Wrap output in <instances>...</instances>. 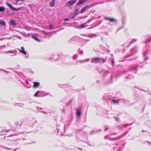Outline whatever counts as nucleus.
Wrapping results in <instances>:
<instances>
[{
  "label": "nucleus",
  "mask_w": 151,
  "mask_h": 151,
  "mask_svg": "<svg viewBox=\"0 0 151 151\" xmlns=\"http://www.w3.org/2000/svg\"><path fill=\"white\" fill-rule=\"evenodd\" d=\"M127 133V132H126V133L123 134L122 136H118L117 137H109V135H107L105 137V139H109L111 140H117L120 138V137H121L122 136H124L126 134V133Z\"/></svg>",
  "instance_id": "obj_1"
},
{
  "label": "nucleus",
  "mask_w": 151,
  "mask_h": 151,
  "mask_svg": "<svg viewBox=\"0 0 151 151\" xmlns=\"http://www.w3.org/2000/svg\"><path fill=\"white\" fill-rule=\"evenodd\" d=\"M6 4L9 7L10 9L12 10H14V11H17L19 10L20 9H22V7H20L17 9L14 8L12 6L11 4L9 3L8 2H6Z\"/></svg>",
  "instance_id": "obj_2"
},
{
  "label": "nucleus",
  "mask_w": 151,
  "mask_h": 151,
  "mask_svg": "<svg viewBox=\"0 0 151 151\" xmlns=\"http://www.w3.org/2000/svg\"><path fill=\"white\" fill-rule=\"evenodd\" d=\"M77 1V0H71L66 3V6H70L73 5Z\"/></svg>",
  "instance_id": "obj_3"
},
{
  "label": "nucleus",
  "mask_w": 151,
  "mask_h": 151,
  "mask_svg": "<svg viewBox=\"0 0 151 151\" xmlns=\"http://www.w3.org/2000/svg\"><path fill=\"white\" fill-rule=\"evenodd\" d=\"M91 62L94 63H96L97 62H99L100 60L99 58H93L91 59Z\"/></svg>",
  "instance_id": "obj_4"
},
{
  "label": "nucleus",
  "mask_w": 151,
  "mask_h": 151,
  "mask_svg": "<svg viewBox=\"0 0 151 151\" xmlns=\"http://www.w3.org/2000/svg\"><path fill=\"white\" fill-rule=\"evenodd\" d=\"M88 0H83L81 1H79L77 3V5H78L83 3H85Z\"/></svg>",
  "instance_id": "obj_5"
},
{
  "label": "nucleus",
  "mask_w": 151,
  "mask_h": 151,
  "mask_svg": "<svg viewBox=\"0 0 151 151\" xmlns=\"http://www.w3.org/2000/svg\"><path fill=\"white\" fill-rule=\"evenodd\" d=\"M104 18L105 19L109 20L111 22H114L116 21V20L115 19L107 17H104Z\"/></svg>",
  "instance_id": "obj_6"
},
{
  "label": "nucleus",
  "mask_w": 151,
  "mask_h": 151,
  "mask_svg": "<svg viewBox=\"0 0 151 151\" xmlns=\"http://www.w3.org/2000/svg\"><path fill=\"white\" fill-rule=\"evenodd\" d=\"M33 83L34 84L33 86V87L35 88L37 87L40 85V83L38 82H34Z\"/></svg>",
  "instance_id": "obj_7"
},
{
  "label": "nucleus",
  "mask_w": 151,
  "mask_h": 151,
  "mask_svg": "<svg viewBox=\"0 0 151 151\" xmlns=\"http://www.w3.org/2000/svg\"><path fill=\"white\" fill-rule=\"evenodd\" d=\"M81 114V110L77 109L76 111V115L78 116V117H79Z\"/></svg>",
  "instance_id": "obj_8"
},
{
  "label": "nucleus",
  "mask_w": 151,
  "mask_h": 151,
  "mask_svg": "<svg viewBox=\"0 0 151 151\" xmlns=\"http://www.w3.org/2000/svg\"><path fill=\"white\" fill-rule=\"evenodd\" d=\"M87 25L86 24V23H84L83 24H81V25H80L79 26V27L80 28H83L87 26Z\"/></svg>",
  "instance_id": "obj_9"
},
{
  "label": "nucleus",
  "mask_w": 151,
  "mask_h": 151,
  "mask_svg": "<svg viewBox=\"0 0 151 151\" xmlns=\"http://www.w3.org/2000/svg\"><path fill=\"white\" fill-rule=\"evenodd\" d=\"M137 67L136 66H133V65H132L130 66V69H129V70H132V69H136V70H137Z\"/></svg>",
  "instance_id": "obj_10"
},
{
  "label": "nucleus",
  "mask_w": 151,
  "mask_h": 151,
  "mask_svg": "<svg viewBox=\"0 0 151 151\" xmlns=\"http://www.w3.org/2000/svg\"><path fill=\"white\" fill-rule=\"evenodd\" d=\"M126 78L128 79H132L134 78V76L133 75L131 74L130 75H128L127 76Z\"/></svg>",
  "instance_id": "obj_11"
},
{
  "label": "nucleus",
  "mask_w": 151,
  "mask_h": 151,
  "mask_svg": "<svg viewBox=\"0 0 151 151\" xmlns=\"http://www.w3.org/2000/svg\"><path fill=\"white\" fill-rule=\"evenodd\" d=\"M55 1L53 0L50 3V5L52 7H53L54 6L55 3Z\"/></svg>",
  "instance_id": "obj_12"
},
{
  "label": "nucleus",
  "mask_w": 151,
  "mask_h": 151,
  "mask_svg": "<svg viewBox=\"0 0 151 151\" xmlns=\"http://www.w3.org/2000/svg\"><path fill=\"white\" fill-rule=\"evenodd\" d=\"M10 23L13 25H16V23L15 21L14 20H12L10 21Z\"/></svg>",
  "instance_id": "obj_13"
},
{
  "label": "nucleus",
  "mask_w": 151,
  "mask_h": 151,
  "mask_svg": "<svg viewBox=\"0 0 151 151\" xmlns=\"http://www.w3.org/2000/svg\"><path fill=\"white\" fill-rule=\"evenodd\" d=\"M15 106L18 105V106L21 107H22L24 105V104L22 103H17L15 104Z\"/></svg>",
  "instance_id": "obj_14"
},
{
  "label": "nucleus",
  "mask_w": 151,
  "mask_h": 151,
  "mask_svg": "<svg viewBox=\"0 0 151 151\" xmlns=\"http://www.w3.org/2000/svg\"><path fill=\"white\" fill-rule=\"evenodd\" d=\"M88 6H85L83 9H82L81 11V13H82L84 12L85 10H86V9L87 7Z\"/></svg>",
  "instance_id": "obj_15"
},
{
  "label": "nucleus",
  "mask_w": 151,
  "mask_h": 151,
  "mask_svg": "<svg viewBox=\"0 0 151 151\" xmlns=\"http://www.w3.org/2000/svg\"><path fill=\"white\" fill-rule=\"evenodd\" d=\"M5 10V8L3 6H0V12H3Z\"/></svg>",
  "instance_id": "obj_16"
},
{
  "label": "nucleus",
  "mask_w": 151,
  "mask_h": 151,
  "mask_svg": "<svg viewBox=\"0 0 151 151\" xmlns=\"http://www.w3.org/2000/svg\"><path fill=\"white\" fill-rule=\"evenodd\" d=\"M19 51L21 53L25 55H26L27 54L26 52L25 51L22 50H19Z\"/></svg>",
  "instance_id": "obj_17"
},
{
  "label": "nucleus",
  "mask_w": 151,
  "mask_h": 151,
  "mask_svg": "<svg viewBox=\"0 0 151 151\" xmlns=\"http://www.w3.org/2000/svg\"><path fill=\"white\" fill-rule=\"evenodd\" d=\"M32 37L34 39L37 41L38 42H40V39L37 38L36 37H34V36H32Z\"/></svg>",
  "instance_id": "obj_18"
},
{
  "label": "nucleus",
  "mask_w": 151,
  "mask_h": 151,
  "mask_svg": "<svg viewBox=\"0 0 151 151\" xmlns=\"http://www.w3.org/2000/svg\"><path fill=\"white\" fill-rule=\"evenodd\" d=\"M9 53V52H11V53H14V54L13 55H11V56H14V55H16V54L15 53H14V51H7V52H6V53Z\"/></svg>",
  "instance_id": "obj_19"
},
{
  "label": "nucleus",
  "mask_w": 151,
  "mask_h": 151,
  "mask_svg": "<svg viewBox=\"0 0 151 151\" xmlns=\"http://www.w3.org/2000/svg\"><path fill=\"white\" fill-rule=\"evenodd\" d=\"M106 61V59L105 60L103 58H100V60H99V62H100L101 63H104Z\"/></svg>",
  "instance_id": "obj_20"
},
{
  "label": "nucleus",
  "mask_w": 151,
  "mask_h": 151,
  "mask_svg": "<svg viewBox=\"0 0 151 151\" xmlns=\"http://www.w3.org/2000/svg\"><path fill=\"white\" fill-rule=\"evenodd\" d=\"M42 91H37L36 93L34 95V96L35 97H37V96L38 94L39 93H40L42 92Z\"/></svg>",
  "instance_id": "obj_21"
},
{
  "label": "nucleus",
  "mask_w": 151,
  "mask_h": 151,
  "mask_svg": "<svg viewBox=\"0 0 151 151\" xmlns=\"http://www.w3.org/2000/svg\"><path fill=\"white\" fill-rule=\"evenodd\" d=\"M0 24L4 26H5L6 25V23L4 21H1L0 22Z\"/></svg>",
  "instance_id": "obj_22"
},
{
  "label": "nucleus",
  "mask_w": 151,
  "mask_h": 151,
  "mask_svg": "<svg viewBox=\"0 0 151 151\" xmlns=\"http://www.w3.org/2000/svg\"><path fill=\"white\" fill-rule=\"evenodd\" d=\"M112 102L114 104H118L119 103L118 101L116 99L112 100Z\"/></svg>",
  "instance_id": "obj_23"
},
{
  "label": "nucleus",
  "mask_w": 151,
  "mask_h": 151,
  "mask_svg": "<svg viewBox=\"0 0 151 151\" xmlns=\"http://www.w3.org/2000/svg\"><path fill=\"white\" fill-rule=\"evenodd\" d=\"M59 86H60V87L61 88H63L65 87L66 86H67V85L65 84H60V85H59Z\"/></svg>",
  "instance_id": "obj_24"
},
{
  "label": "nucleus",
  "mask_w": 151,
  "mask_h": 151,
  "mask_svg": "<svg viewBox=\"0 0 151 151\" xmlns=\"http://www.w3.org/2000/svg\"><path fill=\"white\" fill-rule=\"evenodd\" d=\"M54 55H52L51 57H50L49 58V59L50 60H52V59L53 60H56V59L54 58Z\"/></svg>",
  "instance_id": "obj_25"
},
{
  "label": "nucleus",
  "mask_w": 151,
  "mask_h": 151,
  "mask_svg": "<svg viewBox=\"0 0 151 151\" xmlns=\"http://www.w3.org/2000/svg\"><path fill=\"white\" fill-rule=\"evenodd\" d=\"M136 41V39H134L131 42H130L129 45L128 46H127V47H129L130 44H131L134 41Z\"/></svg>",
  "instance_id": "obj_26"
},
{
  "label": "nucleus",
  "mask_w": 151,
  "mask_h": 151,
  "mask_svg": "<svg viewBox=\"0 0 151 151\" xmlns=\"http://www.w3.org/2000/svg\"><path fill=\"white\" fill-rule=\"evenodd\" d=\"M80 48H79L78 51L79 52V53L80 54L82 55L83 54V50H80Z\"/></svg>",
  "instance_id": "obj_27"
},
{
  "label": "nucleus",
  "mask_w": 151,
  "mask_h": 151,
  "mask_svg": "<svg viewBox=\"0 0 151 151\" xmlns=\"http://www.w3.org/2000/svg\"><path fill=\"white\" fill-rule=\"evenodd\" d=\"M148 51L147 50L146 51V52L144 53V54L143 55L144 57H145V56L147 55V54H148Z\"/></svg>",
  "instance_id": "obj_28"
},
{
  "label": "nucleus",
  "mask_w": 151,
  "mask_h": 151,
  "mask_svg": "<svg viewBox=\"0 0 151 151\" xmlns=\"http://www.w3.org/2000/svg\"><path fill=\"white\" fill-rule=\"evenodd\" d=\"M78 57V55H75L74 56H73V58L74 59H76Z\"/></svg>",
  "instance_id": "obj_29"
},
{
  "label": "nucleus",
  "mask_w": 151,
  "mask_h": 151,
  "mask_svg": "<svg viewBox=\"0 0 151 151\" xmlns=\"http://www.w3.org/2000/svg\"><path fill=\"white\" fill-rule=\"evenodd\" d=\"M104 72L105 73V74H104V75H103V76H105V75H107V73H109V72H108V71H107L106 72H105V71H104Z\"/></svg>",
  "instance_id": "obj_30"
},
{
  "label": "nucleus",
  "mask_w": 151,
  "mask_h": 151,
  "mask_svg": "<svg viewBox=\"0 0 151 151\" xmlns=\"http://www.w3.org/2000/svg\"><path fill=\"white\" fill-rule=\"evenodd\" d=\"M89 60H88V59H87V60H85L84 61H83V60H81L80 61V62L81 63H82V62H83L84 61H88Z\"/></svg>",
  "instance_id": "obj_31"
},
{
  "label": "nucleus",
  "mask_w": 151,
  "mask_h": 151,
  "mask_svg": "<svg viewBox=\"0 0 151 151\" xmlns=\"http://www.w3.org/2000/svg\"><path fill=\"white\" fill-rule=\"evenodd\" d=\"M114 117L115 118L116 121H119L118 118L117 117H116L115 116H114Z\"/></svg>",
  "instance_id": "obj_32"
},
{
  "label": "nucleus",
  "mask_w": 151,
  "mask_h": 151,
  "mask_svg": "<svg viewBox=\"0 0 151 151\" xmlns=\"http://www.w3.org/2000/svg\"><path fill=\"white\" fill-rule=\"evenodd\" d=\"M50 29H52L54 28L52 27V25L51 24L50 25Z\"/></svg>",
  "instance_id": "obj_33"
},
{
  "label": "nucleus",
  "mask_w": 151,
  "mask_h": 151,
  "mask_svg": "<svg viewBox=\"0 0 151 151\" xmlns=\"http://www.w3.org/2000/svg\"><path fill=\"white\" fill-rule=\"evenodd\" d=\"M24 0H17V2H18L19 1H24Z\"/></svg>",
  "instance_id": "obj_34"
},
{
  "label": "nucleus",
  "mask_w": 151,
  "mask_h": 151,
  "mask_svg": "<svg viewBox=\"0 0 151 151\" xmlns=\"http://www.w3.org/2000/svg\"><path fill=\"white\" fill-rule=\"evenodd\" d=\"M68 20V19H64V20L65 21H67Z\"/></svg>",
  "instance_id": "obj_35"
},
{
  "label": "nucleus",
  "mask_w": 151,
  "mask_h": 151,
  "mask_svg": "<svg viewBox=\"0 0 151 151\" xmlns=\"http://www.w3.org/2000/svg\"><path fill=\"white\" fill-rule=\"evenodd\" d=\"M108 127H106L105 129H104V131H106V130H108Z\"/></svg>",
  "instance_id": "obj_36"
},
{
  "label": "nucleus",
  "mask_w": 151,
  "mask_h": 151,
  "mask_svg": "<svg viewBox=\"0 0 151 151\" xmlns=\"http://www.w3.org/2000/svg\"><path fill=\"white\" fill-rule=\"evenodd\" d=\"M114 60H112V63H112V65H113V64H114Z\"/></svg>",
  "instance_id": "obj_37"
},
{
  "label": "nucleus",
  "mask_w": 151,
  "mask_h": 151,
  "mask_svg": "<svg viewBox=\"0 0 151 151\" xmlns=\"http://www.w3.org/2000/svg\"><path fill=\"white\" fill-rule=\"evenodd\" d=\"M42 113H46V114H47V113L45 111H42Z\"/></svg>",
  "instance_id": "obj_38"
},
{
  "label": "nucleus",
  "mask_w": 151,
  "mask_h": 151,
  "mask_svg": "<svg viewBox=\"0 0 151 151\" xmlns=\"http://www.w3.org/2000/svg\"><path fill=\"white\" fill-rule=\"evenodd\" d=\"M147 142L148 143H149V145H150V142H149V141H147Z\"/></svg>",
  "instance_id": "obj_39"
},
{
  "label": "nucleus",
  "mask_w": 151,
  "mask_h": 151,
  "mask_svg": "<svg viewBox=\"0 0 151 151\" xmlns=\"http://www.w3.org/2000/svg\"><path fill=\"white\" fill-rule=\"evenodd\" d=\"M131 55H127L126 56V57H129V56H130Z\"/></svg>",
  "instance_id": "obj_40"
},
{
  "label": "nucleus",
  "mask_w": 151,
  "mask_h": 151,
  "mask_svg": "<svg viewBox=\"0 0 151 151\" xmlns=\"http://www.w3.org/2000/svg\"><path fill=\"white\" fill-rule=\"evenodd\" d=\"M151 40V36L150 37V38L149 39V40L148 41V42L149 41H150Z\"/></svg>",
  "instance_id": "obj_41"
},
{
  "label": "nucleus",
  "mask_w": 151,
  "mask_h": 151,
  "mask_svg": "<svg viewBox=\"0 0 151 151\" xmlns=\"http://www.w3.org/2000/svg\"><path fill=\"white\" fill-rule=\"evenodd\" d=\"M21 48L22 50H24V47H22Z\"/></svg>",
  "instance_id": "obj_42"
},
{
  "label": "nucleus",
  "mask_w": 151,
  "mask_h": 151,
  "mask_svg": "<svg viewBox=\"0 0 151 151\" xmlns=\"http://www.w3.org/2000/svg\"><path fill=\"white\" fill-rule=\"evenodd\" d=\"M131 124H129V125H131ZM129 125V124H125V125H124V127H125V126H126V125Z\"/></svg>",
  "instance_id": "obj_43"
},
{
  "label": "nucleus",
  "mask_w": 151,
  "mask_h": 151,
  "mask_svg": "<svg viewBox=\"0 0 151 151\" xmlns=\"http://www.w3.org/2000/svg\"><path fill=\"white\" fill-rule=\"evenodd\" d=\"M116 134V133H114L113 134H111V135H110V136H111V135H112V134Z\"/></svg>",
  "instance_id": "obj_44"
},
{
  "label": "nucleus",
  "mask_w": 151,
  "mask_h": 151,
  "mask_svg": "<svg viewBox=\"0 0 151 151\" xmlns=\"http://www.w3.org/2000/svg\"><path fill=\"white\" fill-rule=\"evenodd\" d=\"M39 108H40V110H42V108H41V107H39Z\"/></svg>",
  "instance_id": "obj_45"
},
{
  "label": "nucleus",
  "mask_w": 151,
  "mask_h": 151,
  "mask_svg": "<svg viewBox=\"0 0 151 151\" xmlns=\"http://www.w3.org/2000/svg\"><path fill=\"white\" fill-rule=\"evenodd\" d=\"M65 24H68V25L69 24L68 23L65 22Z\"/></svg>",
  "instance_id": "obj_46"
},
{
  "label": "nucleus",
  "mask_w": 151,
  "mask_h": 151,
  "mask_svg": "<svg viewBox=\"0 0 151 151\" xmlns=\"http://www.w3.org/2000/svg\"><path fill=\"white\" fill-rule=\"evenodd\" d=\"M106 46L107 47H109V45H106Z\"/></svg>",
  "instance_id": "obj_47"
},
{
  "label": "nucleus",
  "mask_w": 151,
  "mask_h": 151,
  "mask_svg": "<svg viewBox=\"0 0 151 151\" xmlns=\"http://www.w3.org/2000/svg\"><path fill=\"white\" fill-rule=\"evenodd\" d=\"M76 14H75L74 15L73 17H72V18H73L74 17H75L76 16Z\"/></svg>",
  "instance_id": "obj_48"
},
{
  "label": "nucleus",
  "mask_w": 151,
  "mask_h": 151,
  "mask_svg": "<svg viewBox=\"0 0 151 151\" xmlns=\"http://www.w3.org/2000/svg\"><path fill=\"white\" fill-rule=\"evenodd\" d=\"M35 142H33L32 143H29V144H32L33 143H35Z\"/></svg>",
  "instance_id": "obj_49"
},
{
  "label": "nucleus",
  "mask_w": 151,
  "mask_h": 151,
  "mask_svg": "<svg viewBox=\"0 0 151 151\" xmlns=\"http://www.w3.org/2000/svg\"><path fill=\"white\" fill-rule=\"evenodd\" d=\"M142 132H147V131H144V130H142Z\"/></svg>",
  "instance_id": "obj_50"
},
{
  "label": "nucleus",
  "mask_w": 151,
  "mask_h": 151,
  "mask_svg": "<svg viewBox=\"0 0 151 151\" xmlns=\"http://www.w3.org/2000/svg\"><path fill=\"white\" fill-rule=\"evenodd\" d=\"M105 34L106 35H108V33L107 32V33H105Z\"/></svg>",
  "instance_id": "obj_51"
},
{
  "label": "nucleus",
  "mask_w": 151,
  "mask_h": 151,
  "mask_svg": "<svg viewBox=\"0 0 151 151\" xmlns=\"http://www.w3.org/2000/svg\"><path fill=\"white\" fill-rule=\"evenodd\" d=\"M28 57V56H26L25 58H27Z\"/></svg>",
  "instance_id": "obj_52"
},
{
  "label": "nucleus",
  "mask_w": 151,
  "mask_h": 151,
  "mask_svg": "<svg viewBox=\"0 0 151 151\" xmlns=\"http://www.w3.org/2000/svg\"><path fill=\"white\" fill-rule=\"evenodd\" d=\"M41 96V95H40V94H39V96L40 97Z\"/></svg>",
  "instance_id": "obj_53"
},
{
  "label": "nucleus",
  "mask_w": 151,
  "mask_h": 151,
  "mask_svg": "<svg viewBox=\"0 0 151 151\" xmlns=\"http://www.w3.org/2000/svg\"><path fill=\"white\" fill-rule=\"evenodd\" d=\"M147 58H145V60H147Z\"/></svg>",
  "instance_id": "obj_54"
},
{
  "label": "nucleus",
  "mask_w": 151,
  "mask_h": 151,
  "mask_svg": "<svg viewBox=\"0 0 151 151\" xmlns=\"http://www.w3.org/2000/svg\"><path fill=\"white\" fill-rule=\"evenodd\" d=\"M26 83H28V82H27V81H26Z\"/></svg>",
  "instance_id": "obj_55"
},
{
  "label": "nucleus",
  "mask_w": 151,
  "mask_h": 151,
  "mask_svg": "<svg viewBox=\"0 0 151 151\" xmlns=\"http://www.w3.org/2000/svg\"><path fill=\"white\" fill-rule=\"evenodd\" d=\"M3 70V71H4V70ZM4 71L5 72H6V71Z\"/></svg>",
  "instance_id": "obj_56"
},
{
  "label": "nucleus",
  "mask_w": 151,
  "mask_h": 151,
  "mask_svg": "<svg viewBox=\"0 0 151 151\" xmlns=\"http://www.w3.org/2000/svg\"><path fill=\"white\" fill-rule=\"evenodd\" d=\"M55 57L57 56V55H55Z\"/></svg>",
  "instance_id": "obj_57"
},
{
  "label": "nucleus",
  "mask_w": 151,
  "mask_h": 151,
  "mask_svg": "<svg viewBox=\"0 0 151 151\" xmlns=\"http://www.w3.org/2000/svg\"><path fill=\"white\" fill-rule=\"evenodd\" d=\"M147 133L148 134L149 133V132H147Z\"/></svg>",
  "instance_id": "obj_58"
},
{
  "label": "nucleus",
  "mask_w": 151,
  "mask_h": 151,
  "mask_svg": "<svg viewBox=\"0 0 151 151\" xmlns=\"http://www.w3.org/2000/svg\"><path fill=\"white\" fill-rule=\"evenodd\" d=\"M68 25V24H67V25Z\"/></svg>",
  "instance_id": "obj_59"
},
{
  "label": "nucleus",
  "mask_w": 151,
  "mask_h": 151,
  "mask_svg": "<svg viewBox=\"0 0 151 151\" xmlns=\"http://www.w3.org/2000/svg\"><path fill=\"white\" fill-rule=\"evenodd\" d=\"M80 149L81 150H82V149Z\"/></svg>",
  "instance_id": "obj_60"
}]
</instances>
